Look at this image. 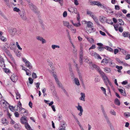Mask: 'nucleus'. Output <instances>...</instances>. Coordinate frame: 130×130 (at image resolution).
<instances>
[{"label": "nucleus", "mask_w": 130, "mask_h": 130, "mask_svg": "<svg viewBox=\"0 0 130 130\" xmlns=\"http://www.w3.org/2000/svg\"><path fill=\"white\" fill-rule=\"evenodd\" d=\"M19 14L20 15L21 17L23 16L25 14V12L24 11H23L22 12H19Z\"/></svg>", "instance_id": "48"}, {"label": "nucleus", "mask_w": 130, "mask_h": 130, "mask_svg": "<svg viewBox=\"0 0 130 130\" xmlns=\"http://www.w3.org/2000/svg\"><path fill=\"white\" fill-rule=\"evenodd\" d=\"M10 123L12 125H13L14 124L15 122L11 118V117H10Z\"/></svg>", "instance_id": "54"}, {"label": "nucleus", "mask_w": 130, "mask_h": 130, "mask_svg": "<svg viewBox=\"0 0 130 130\" xmlns=\"http://www.w3.org/2000/svg\"><path fill=\"white\" fill-rule=\"evenodd\" d=\"M99 6H100L101 8H103L104 9H106V8L104 5H102L100 3Z\"/></svg>", "instance_id": "50"}, {"label": "nucleus", "mask_w": 130, "mask_h": 130, "mask_svg": "<svg viewBox=\"0 0 130 130\" xmlns=\"http://www.w3.org/2000/svg\"><path fill=\"white\" fill-rule=\"evenodd\" d=\"M29 5L30 8L31 10H33L35 12H36L37 8L35 5L30 2H29Z\"/></svg>", "instance_id": "7"}, {"label": "nucleus", "mask_w": 130, "mask_h": 130, "mask_svg": "<svg viewBox=\"0 0 130 130\" xmlns=\"http://www.w3.org/2000/svg\"><path fill=\"white\" fill-rule=\"evenodd\" d=\"M51 47L52 48L53 50L55 49L56 48H60V47L59 45L54 44L52 45Z\"/></svg>", "instance_id": "31"}, {"label": "nucleus", "mask_w": 130, "mask_h": 130, "mask_svg": "<svg viewBox=\"0 0 130 130\" xmlns=\"http://www.w3.org/2000/svg\"><path fill=\"white\" fill-rule=\"evenodd\" d=\"M20 121L22 124H25L27 122V121L25 116L22 117L20 119Z\"/></svg>", "instance_id": "12"}, {"label": "nucleus", "mask_w": 130, "mask_h": 130, "mask_svg": "<svg viewBox=\"0 0 130 130\" xmlns=\"http://www.w3.org/2000/svg\"><path fill=\"white\" fill-rule=\"evenodd\" d=\"M85 38L87 39V40L91 43H93L94 42V40L91 38H90L88 36H86Z\"/></svg>", "instance_id": "22"}, {"label": "nucleus", "mask_w": 130, "mask_h": 130, "mask_svg": "<svg viewBox=\"0 0 130 130\" xmlns=\"http://www.w3.org/2000/svg\"><path fill=\"white\" fill-rule=\"evenodd\" d=\"M13 11L17 12H19L20 11V9L16 7H15L13 8Z\"/></svg>", "instance_id": "49"}, {"label": "nucleus", "mask_w": 130, "mask_h": 130, "mask_svg": "<svg viewBox=\"0 0 130 130\" xmlns=\"http://www.w3.org/2000/svg\"><path fill=\"white\" fill-rule=\"evenodd\" d=\"M9 109L11 111H13L14 109V108L15 107H13V106H9Z\"/></svg>", "instance_id": "51"}, {"label": "nucleus", "mask_w": 130, "mask_h": 130, "mask_svg": "<svg viewBox=\"0 0 130 130\" xmlns=\"http://www.w3.org/2000/svg\"><path fill=\"white\" fill-rule=\"evenodd\" d=\"M104 71L107 73H111V68L107 67H105L104 68Z\"/></svg>", "instance_id": "14"}, {"label": "nucleus", "mask_w": 130, "mask_h": 130, "mask_svg": "<svg viewBox=\"0 0 130 130\" xmlns=\"http://www.w3.org/2000/svg\"><path fill=\"white\" fill-rule=\"evenodd\" d=\"M119 52V50L117 49H115L114 50V53L115 54H117Z\"/></svg>", "instance_id": "62"}, {"label": "nucleus", "mask_w": 130, "mask_h": 130, "mask_svg": "<svg viewBox=\"0 0 130 130\" xmlns=\"http://www.w3.org/2000/svg\"><path fill=\"white\" fill-rule=\"evenodd\" d=\"M16 44H17V46L18 47V48L20 50H22V48L21 47H20V46L19 44V43L18 42H16Z\"/></svg>", "instance_id": "61"}, {"label": "nucleus", "mask_w": 130, "mask_h": 130, "mask_svg": "<svg viewBox=\"0 0 130 130\" xmlns=\"http://www.w3.org/2000/svg\"><path fill=\"white\" fill-rule=\"evenodd\" d=\"M87 14L88 15H90V16L91 17L94 15V14L92 12L89 11H87Z\"/></svg>", "instance_id": "46"}, {"label": "nucleus", "mask_w": 130, "mask_h": 130, "mask_svg": "<svg viewBox=\"0 0 130 130\" xmlns=\"http://www.w3.org/2000/svg\"><path fill=\"white\" fill-rule=\"evenodd\" d=\"M98 50L100 51H103L105 48V47H104L102 46H99L98 47Z\"/></svg>", "instance_id": "34"}, {"label": "nucleus", "mask_w": 130, "mask_h": 130, "mask_svg": "<svg viewBox=\"0 0 130 130\" xmlns=\"http://www.w3.org/2000/svg\"><path fill=\"white\" fill-rule=\"evenodd\" d=\"M81 25V24L80 22H78L77 23H75L74 24V26L76 27H79Z\"/></svg>", "instance_id": "44"}, {"label": "nucleus", "mask_w": 130, "mask_h": 130, "mask_svg": "<svg viewBox=\"0 0 130 130\" xmlns=\"http://www.w3.org/2000/svg\"><path fill=\"white\" fill-rule=\"evenodd\" d=\"M56 81L57 85L59 86V87L61 88L62 89H63L64 92H66V91L64 89V88L62 87V85L58 81V79H56Z\"/></svg>", "instance_id": "18"}, {"label": "nucleus", "mask_w": 130, "mask_h": 130, "mask_svg": "<svg viewBox=\"0 0 130 130\" xmlns=\"http://www.w3.org/2000/svg\"><path fill=\"white\" fill-rule=\"evenodd\" d=\"M22 105L20 101H19L18 103V105H16L15 106V107H17V108L19 107V109L20 111H21V110H23L24 112H21V113H24L26 112V110L24 108H23L22 107Z\"/></svg>", "instance_id": "3"}, {"label": "nucleus", "mask_w": 130, "mask_h": 130, "mask_svg": "<svg viewBox=\"0 0 130 130\" xmlns=\"http://www.w3.org/2000/svg\"><path fill=\"white\" fill-rule=\"evenodd\" d=\"M118 21L119 22H118V23L120 26H121L124 25V22L122 19H119L118 20Z\"/></svg>", "instance_id": "30"}, {"label": "nucleus", "mask_w": 130, "mask_h": 130, "mask_svg": "<svg viewBox=\"0 0 130 130\" xmlns=\"http://www.w3.org/2000/svg\"><path fill=\"white\" fill-rule=\"evenodd\" d=\"M2 123L4 124H5V125H7L8 124V122L7 120L5 118H3L2 119Z\"/></svg>", "instance_id": "24"}, {"label": "nucleus", "mask_w": 130, "mask_h": 130, "mask_svg": "<svg viewBox=\"0 0 130 130\" xmlns=\"http://www.w3.org/2000/svg\"><path fill=\"white\" fill-rule=\"evenodd\" d=\"M129 32H124L123 33V36L125 37H127L128 36Z\"/></svg>", "instance_id": "40"}, {"label": "nucleus", "mask_w": 130, "mask_h": 130, "mask_svg": "<svg viewBox=\"0 0 130 130\" xmlns=\"http://www.w3.org/2000/svg\"><path fill=\"white\" fill-rule=\"evenodd\" d=\"M109 64L110 66L112 67H114L115 65V63L112 62V60L111 59H110V61H109Z\"/></svg>", "instance_id": "29"}, {"label": "nucleus", "mask_w": 130, "mask_h": 130, "mask_svg": "<svg viewBox=\"0 0 130 130\" xmlns=\"http://www.w3.org/2000/svg\"><path fill=\"white\" fill-rule=\"evenodd\" d=\"M26 72V75L29 76H30L31 75V72L29 71L28 69L25 71Z\"/></svg>", "instance_id": "45"}, {"label": "nucleus", "mask_w": 130, "mask_h": 130, "mask_svg": "<svg viewBox=\"0 0 130 130\" xmlns=\"http://www.w3.org/2000/svg\"><path fill=\"white\" fill-rule=\"evenodd\" d=\"M119 91L121 93V94L123 95L124 96H126V94L125 91H124L123 90L121 89H118Z\"/></svg>", "instance_id": "32"}, {"label": "nucleus", "mask_w": 130, "mask_h": 130, "mask_svg": "<svg viewBox=\"0 0 130 130\" xmlns=\"http://www.w3.org/2000/svg\"><path fill=\"white\" fill-rule=\"evenodd\" d=\"M0 66L2 67H5V64L4 63V59L1 57V58H0Z\"/></svg>", "instance_id": "19"}, {"label": "nucleus", "mask_w": 130, "mask_h": 130, "mask_svg": "<svg viewBox=\"0 0 130 130\" xmlns=\"http://www.w3.org/2000/svg\"><path fill=\"white\" fill-rule=\"evenodd\" d=\"M91 17L93 18L94 20L96 23V24L98 26H101V25L100 24V23L97 18L96 16L94 15V14L93 15V16Z\"/></svg>", "instance_id": "8"}, {"label": "nucleus", "mask_w": 130, "mask_h": 130, "mask_svg": "<svg viewBox=\"0 0 130 130\" xmlns=\"http://www.w3.org/2000/svg\"><path fill=\"white\" fill-rule=\"evenodd\" d=\"M63 23L64 26L67 27L69 24V22L66 21H63Z\"/></svg>", "instance_id": "42"}, {"label": "nucleus", "mask_w": 130, "mask_h": 130, "mask_svg": "<svg viewBox=\"0 0 130 130\" xmlns=\"http://www.w3.org/2000/svg\"><path fill=\"white\" fill-rule=\"evenodd\" d=\"M92 66L93 68H95L96 70L98 71L100 74L101 73V72H103L101 70L100 68L98 66L96 65L93 64L92 65Z\"/></svg>", "instance_id": "13"}, {"label": "nucleus", "mask_w": 130, "mask_h": 130, "mask_svg": "<svg viewBox=\"0 0 130 130\" xmlns=\"http://www.w3.org/2000/svg\"><path fill=\"white\" fill-rule=\"evenodd\" d=\"M81 96L80 98V100L83 101H85V93H80Z\"/></svg>", "instance_id": "21"}, {"label": "nucleus", "mask_w": 130, "mask_h": 130, "mask_svg": "<svg viewBox=\"0 0 130 130\" xmlns=\"http://www.w3.org/2000/svg\"><path fill=\"white\" fill-rule=\"evenodd\" d=\"M9 46L11 50H13L15 48V44L14 43H10Z\"/></svg>", "instance_id": "20"}, {"label": "nucleus", "mask_w": 130, "mask_h": 130, "mask_svg": "<svg viewBox=\"0 0 130 130\" xmlns=\"http://www.w3.org/2000/svg\"><path fill=\"white\" fill-rule=\"evenodd\" d=\"M21 18L23 20H25L27 19V18L26 14L23 15V16L21 17Z\"/></svg>", "instance_id": "57"}, {"label": "nucleus", "mask_w": 130, "mask_h": 130, "mask_svg": "<svg viewBox=\"0 0 130 130\" xmlns=\"http://www.w3.org/2000/svg\"><path fill=\"white\" fill-rule=\"evenodd\" d=\"M9 48L8 43H5L1 47V48L4 51L6 50Z\"/></svg>", "instance_id": "11"}, {"label": "nucleus", "mask_w": 130, "mask_h": 130, "mask_svg": "<svg viewBox=\"0 0 130 130\" xmlns=\"http://www.w3.org/2000/svg\"><path fill=\"white\" fill-rule=\"evenodd\" d=\"M24 124L25 125V127L27 129L29 130L31 128L30 127L27 122Z\"/></svg>", "instance_id": "35"}, {"label": "nucleus", "mask_w": 130, "mask_h": 130, "mask_svg": "<svg viewBox=\"0 0 130 130\" xmlns=\"http://www.w3.org/2000/svg\"><path fill=\"white\" fill-rule=\"evenodd\" d=\"M10 78L12 81L13 82H16L18 79L17 76L14 74L12 75Z\"/></svg>", "instance_id": "9"}, {"label": "nucleus", "mask_w": 130, "mask_h": 130, "mask_svg": "<svg viewBox=\"0 0 130 130\" xmlns=\"http://www.w3.org/2000/svg\"><path fill=\"white\" fill-rule=\"evenodd\" d=\"M83 50L80 51L79 52V58H83Z\"/></svg>", "instance_id": "39"}, {"label": "nucleus", "mask_w": 130, "mask_h": 130, "mask_svg": "<svg viewBox=\"0 0 130 130\" xmlns=\"http://www.w3.org/2000/svg\"><path fill=\"white\" fill-rule=\"evenodd\" d=\"M105 48L107 50L110 52H113V49L111 47L108 46H105Z\"/></svg>", "instance_id": "27"}, {"label": "nucleus", "mask_w": 130, "mask_h": 130, "mask_svg": "<svg viewBox=\"0 0 130 130\" xmlns=\"http://www.w3.org/2000/svg\"><path fill=\"white\" fill-rule=\"evenodd\" d=\"M22 59L23 61L25 62L26 66L30 69H31L32 68V66L30 62L25 58H23Z\"/></svg>", "instance_id": "2"}, {"label": "nucleus", "mask_w": 130, "mask_h": 130, "mask_svg": "<svg viewBox=\"0 0 130 130\" xmlns=\"http://www.w3.org/2000/svg\"><path fill=\"white\" fill-rule=\"evenodd\" d=\"M32 77L34 78H36L37 77V76L36 73L33 72L32 74Z\"/></svg>", "instance_id": "56"}, {"label": "nucleus", "mask_w": 130, "mask_h": 130, "mask_svg": "<svg viewBox=\"0 0 130 130\" xmlns=\"http://www.w3.org/2000/svg\"><path fill=\"white\" fill-rule=\"evenodd\" d=\"M73 116L74 119L76 121L77 123H79V122L78 121L77 118L75 116V115H73Z\"/></svg>", "instance_id": "55"}, {"label": "nucleus", "mask_w": 130, "mask_h": 130, "mask_svg": "<svg viewBox=\"0 0 130 130\" xmlns=\"http://www.w3.org/2000/svg\"><path fill=\"white\" fill-rule=\"evenodd\" d=\"M115 103L118 106L120 105V104L119 101L117 99H115Z\"/></svg>", "instance_id": "33"}, {"label": "nucleus", "mask_w": 130, "mask_h": 130, "mask_svg": "<svg viewBox=\"0 0 130 130\" xmlns=\"http://www.w3.org/2000/svg\"><path fill=\"white\" fill-rule=\"evenodd\" d=\"M118 48L125 55L126 54V51L125 50L120 48Z\"/></svg>", "instance_id": "47"}, {"label": "nucleus", "mask_w": 130, "mask_h": 130, "mask_svg": "<svg viewBox=\"0 0 130 130\" xmlns=\"http://www.w3.org/2000/svg\"><path fill=\"white\" fill-rule=\"evenodd\" d=\"M107 19L106 17L103 16L101 17L100 18V21L102 23H105L107 21Z\"/></svg>", "instance_id": "16"}, {"label": "nucleus", "mask_w": 130, "mask_h": 130, "mask_svg": "<svg viewBox=\"0 0 130 130\" xmlns=\"http://www.w3.org/2000/svg\"><path fill=\"white\" fill-rule=\"evenodd\" d=\"M101 73L100 74L101 75L105 83L106 84L107 83V81L109 84L110 85H111V83L108 78L107 76L103 72H101Z\"/></svg>", "instance_id": "1"}, {"label": "nucleus", "mask_w": 130, "mask_h": 130, "mask_svg": "<svg viewBox=\"0 0 130 130\" xmlns=\"http://www.w3.org/2000/svg\"><path fill=\"white\" fill-rule=\"evenodd\" d=\"M19 126L18 124H15L14 125V128L16 129H18L19 128Z\"/></svg>", "instance_id": "64"}, {"label": "nucleus", "mask_w": 130, "mask_h": 130, "mask_svg": "<svg viewBox=\"0 0 130 130\" xmlns=\"http://www.w3.org/2000/svg\"><path fill=\"white\" fill-rule=\"evenodd\" d=\"M16 99H20L21 98V95L18 92H16Z\"/></svg>", "instance_id": "36"}, {"label": "nucleus", "mask_w": 130, "mask_h": 130, "mask_svg": "<svg viewBox=\"0 0 130 130\" xmlns=\"http://www.w3.org/2000/svg\"><path fill=\"white\" fill-rule=\"evenodd\" d=\"M124 115L126 117H128L130 116V112L125 113Z\"/></svg>", "instance_id": "52"}, {"label": "nucleus", "mask_w": 130, "mask_h": 130, "mask_svg": "<svg viewBox=\"0 0 130 130\" xmlns=\"http://www.w3.org/2000/svg\"><path fill=\"white\" fill-rule=\"evenodd\" d=\"M110 113L112 115L116 116V112L113 110H111L110 111Z\"/></svg>", "instance_id": "43"}, {"label": "nucleus", "mask_w": 130, "mask_h": 130, "mask_svg": "<svg viewBox=\"0 0 130 130\" xmlns=\"http://www.w3.org/2000/svg\"><path fill=\"white\" fill-rule=\"evenodd\" d=\"M118 29H119V31L121 32H122L123 31V29L122 27H120Z\"/></svg>", "instance_id": "63"}, {"label": "nucleus", "mask_w": 130, "mask_h": 130, "mask_svg": "<svg viewBox=\"0 0 130 130\" xmlns=\"http://www.w3.org/2000/svg\"><path fill=\"white\" fill-rule=\"evenodd\" d=\"M36 39L38 40L41 41V40H42V39H43V38L42 37L38 36L37 37Z\"/></svg>", "instance_id": "59"}, {"label": "nucleus", "mask_w": 130, "mask_h": 130, "mask_svg": "<svg viewBox=\"0 0 130 130\" xmlns=\"http://www.w3.org/2000/svg\"><path fill=\"white\" fill-rule=\"evenodd\" d=\"M6 53L7 55L9 56L10 55H11V54H10V52L8 51L7 49L5 51H4Z\"/></svg>", "instance_id": "53"}, {"label": "nucleus", "mask_w": 130, "mask_h": 130, "mask_svg": "<svg viewBox=\"0 0 130 130\" xmlns=\"http://www.w3.org/2000/svg\"><path fill=\"white\" fill-rule=\"evenodd\" d=\"M9 32L11 35L12 36L17 34V30L15 28L10 29L9 30Z\"/></svg>", "instance_id": "5"}, {"label": "nucleus", "mask_w": 130, "mask_h": 130, "mask_svg": "<svg viewBox=\"0 0 130 130\" xmlns=\"http://www.w3.org/2000/svg\"><path fill=\"white\" fill-rule=\"evenodd\" d=\"M68 11L70 12L71 14L77 13V9L75 7H71L68 9Z\"/></svg>", "instance_id": "6"}, {"label": "nucleus", "mask_w": 130, "mask_h": 130, "mask_svg": "<svg viewBox=\"0 0 130 130\" xmlns=\"http://www.w3.org/2000/svg\"><path fill=\"white\" fill-rule=\"evenodd\" d=\"M1 103L2 106L5 108H6L9 106V104L5 100H1Z\"/></svg>", "instance_id": "4"}, {"label": "nucleus", "mask_w": 130, "mask_h": 130, "mask_svg": "<svg viewBox=\"0 0 130 130\" xmlns=\"http://www.w3.org/2000/svg\"><path fill=\"white\" fill-rule=\"evenodd\" d=\"M116 68L118 69V71L119 72H121V70L122 68V67L121 66H116Z\"/></svg>", "instance_id": "38"}, {"label": "nucleus", "mask_w": 130, "mask_h": 130, "mask_svg": "<svg viewBox=\"0 0 130 130\" xmlns=\"http://www.w3.org/2000/svg\"><path fill=\"white\" fill-rule=\"evenodd\" d=\"M0 39L3 42H6L7 40V39L6 38H5L4 36H2L0 37Z\"/></svg>", "instance_id": "41"}, {"label": "nucleus", "mask_w": 130, "mask_h": 130, "mask_svg": "<svg viewBox=\"0 0 130 130\" xmlns=\"http://www.w3.org/2000/svg\"><path fill=\"white\" fill-rule=\"evenodd\" d=\"M91 3L94 5H97L99 6L100 3L98 2L93 1L91 2Z\"/></svg>", "instance_id": "37"}, {"label": "nucleus", "mask_w": 130, "mask_h": 130, "mask_svg": "<svg viewBox=\"0 0 130 130\" xmlns=\"http://www.w3.org/2000/svg\"><path fill=\"white\" fill-rule=\"evenodd\" d=\"M110 59H111L109 58H108V59L105 58L102 60L101 61V63L104 65H105L106 64L109 63V61L110 60Z\"/></svg>", "instance_id": "10"}, {"label": "nucleus", "mask_w": 130, "mask_h": 130, "mask_svg": "<svg viewBox=\"0 0 130 130\" xmlns=\"http://www.w3.org/2000/svg\"><path fill=\"white\" fill-rule=\"evenodd\" d=\"M86 24L87 26V27H93V24L92 22L90 21L86 22Z\"/></svg>", "instance_id": "15"}, {"label": "nucleus", "mask_w": 130, "mask_h": 130, "mask_svg": "<svg viewBox=\"0 0 130 130\" xmlns=\"http://www.w3.org/2000/svg\"><path fill=\"white\" fill-rule=\"evenodd\" d=\"M90 33L93 32L95 31V29L93 27H90L87 30Z\"/></svg>", "instance_id": "25"}, {"label": "nucleus", "mask_w": 130, "mask_h": 130, "mask_svg": "<svg viewBox=\"0 0 130 130\" xmlns=\"http://www.w3.org/2000/svg\"><path fill=\"white\" fill-rule=\"evenodd\" d=\"M14 115L15 117H19V114L17 112H15L14 113Z\"/></svg>", "instance_id": "58"}, {"label": "nucleus", "mask_w": 130, "mask_h": 130, "mask_svg": "<svg viewBox=\"0 0 130 130\" xmlns=\"http://www.w3.org/2000/svg\"><path fill=\"white\" fill-rule=\"evenodd\" d=\"M93 56L95 58L98 59H102V58L96 52H94V53Z\"/></svg>", "instance_id": "23"}, {"label": "nucleus", "mask_w": 130, "mask_h": 130, "mask_svg": "<svg viewBox=\"0 0 130 130\" xmlns=\"http://www.w3.org/2000/svg\"><path fill=\"white\" fill-rule=\"evenodd\" d=\"M114 27L116 31H117L118 30V25L117 24L114 25Z\"/></svg>", "instance_id": "60"}, {"label": "nucleus", "mask_w": 130, "mask_h": 130, "mask_svg": "<svg viewBox=\"0 0 130 130\" xmlns=\"http://www.w3.org/2000/svg\"><path fill=\"white\" fill-rule=\"evenodd\" d=\"M74 80L75 84L77 86L80 85V83L79 80L77 78H74Z\"/></svg>", "instance_id": "26"}, {"label": "nucleus", "mask_w": 130, "mask_h": 130, "mask_svg": "<svg viewBox=\"0 0 130 130\" xmlns=\"http://www.w3.org/2000/svg\"><path fill=\"white\" fill-rule=\"evenodd\" d=\"M104 117H105L106 120V122L107 123V124L110 126H111V124L109 121V119L107 116V115L106 114L104 113Z\"/></svg>", "instance_id": "17"}, {"label": "nucleus", "mask_w": 130, "mask_h": 130, "mask_svg": "<svg viewBox=\"0 0 130 130\" xmlns=\"http://www.w3.org/2000/svg\"><path fill=\"white\" fill-rule=\"evenodd\" d=\"M77 109L80 111H83V110L82 107L81 106L78 105V106L76 107Z\"/></svg>", "instance_id": "28"}]
</instances>
